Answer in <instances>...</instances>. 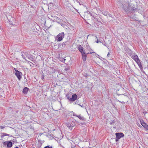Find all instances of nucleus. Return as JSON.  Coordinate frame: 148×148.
<instances>
[{
  "label": "nucleus",
  "instance_id": "obj_1",
  "mask_svg": "<svg viewBox=\"0 0 148 148\" xmlns=\"http://www.w3.org/2000/svg\"><path fill=\"white\" fill-rule=\"evenodd\" d=\"M123 9L126 12L133 11L136 9L134 7L132 6L131 5L129 2H125L123 5Z\"/></svg>",
  "mask_w": 148,
  "mask_h": 148
},
{
  "label": "nucleus",
  "instance_id": "obj_2",
  "mask_svg": "<svg viewBox=\"0 0 148 148\" xmlns=\"http://www.w3.org/2000/svg\"><path fill=\"white\" fill-rule=\"evenodd\" d=\"M64 32H62L60 33L57 36L56 38H57L58 39L57 40L58 41H60L62 40L63 38H64Z\"/></svg>",
  "mask_w": 148,
  "mask_h": 148
},
{
  "label": "nucleus",
  "instance_id": "obj_3",
  "mask_svg": "<svg viewBox=\"0 0 148 148\" xmlns=\"http://www.w3.org/2000/svg\"><path fill=\"white\" fill-rule=\"evenodd\" d=\"M15 70L16 71V73H15L16 75V76L18 79L19 80H20L21 78V76L22 75V73H21V72L18 71V70H16V69H15Z\"/></svg>",
  "mask_w": 148,
  "mask_h": 148
},
{
  "label": "nucleus",
  "instance_id": "obj_4",
  "mask_svg": "<svg viewBox=\"0 0 148 148\" xmlns=\"http://www.w3.org/2000/svg\"><path fill=\"white\" fill-rule=\"evenodd\" d=\"M3 144L4 145H7L8 147H11L12 146V143L10 141H8L4 142Z\"/></svg>",
  "mask_w": 148,
  "mask_h": 148
},
{
  "label": "nucleus",
  "instance_id": "obj_5",
  "mask_svg": "<svg viewBox=\"0 0 148 148\" xmlns=\"http://www.w3.org/2000/svg\"><path fill=\"white\" fill-rule=\"evenodd\" d=\"M116 139H120L124 136V134L123 133H116L115 134Z\"/></svg>",
  "mask_w": 148,
  "mask_h": 148
},
{
  "label": "nucleus",
  "instance_id": "obj_6",
  "mask_svg": "<svg viewBox=\"0 0 148 148\" xmlns=\"http://www.w3.org/2000/svg\"><path fill=\"white\" fill-rule=\"evenodd\" d=\"M77 95L76 94H73L72 95V97L69 99V101H73L77 99Z\"/></svg>",
  "mask_w": 148,
  "mask_h": 148
},
{
  "label": "nucleus",
  "instance_id": "obj_7",
  "mask_svg": "<svg viewBox=\"0 0 148 148\" xmlns=\"http://www.w3.org/2000/svg\"><path fill=\"white\" fill-rule=\"evenodd\" d=\"M132 58L137 63L139 62L140 61V60L138 58L137 55H135L132 56Z\"/></svg>",
  "mask_w": 148,
  "mask_h": 148
},
{
  "label": "nucleus",
  "instance_id": "obj_8",
  "mask_svg": "<svg viewBox=\"0 0 148 148\" xmlns=\"http://www.w3.org/2000/svg\"><path fill=\"white\" fill-rule=\"evenodd\" d=\"M140 122L141 124L143 127L145 128L147 130H148V125L143 121H140Z\"/></svg>",
  "mask_w": 148,
  "mask_h": 148
},
{
  "label": "nucleus",
  "instance_id": "obj_9",
  "mask_svg": "<svg viewBox=\"0 0 148 148\" xmlns=\"http://www.w3.org/2000/svg\"><path fill=\"white\" fill-rule=\"evenodd\" d=\"M78 49L79 51L82 54L85 53L83 49V48L81 45H79L78 46Z\"/></svg>",
  "mask_w": 148,
  "mask_h": 148
},
{
  "label": "nucleus",
  "instance_id": "obj_10",
  "mask_svg": "<svg viewBox=\"0 0 148 148\" xmlns=\"http://www.w3.org/2000/svg\"><path fill=\"white\" fill-rule=\"evenodd\" d=\"M82 59L84 61H85L86 60V57L87 56V55L86 54V53H84L82 54Z\"/></svg>",
  "mask_w": 148,
  "mask_h": 148
},
{
  "label": "nucleus",
  "instance_id": "obj_11",
  "mask_svg": "<svg viewBox=\"0 0 148 148\" xmlns=\"http://www.w3.org/2000/svg\"><path fill=\"white\" fill-rule=\"evenodd\" d=\"M29 89L27 87H25L23 91V93L24 94H26L28 90Z\"/></svg>",
  "mask_w": 148,
  "mask_h": 148
},
{
  "label": "nucleus",
  "instance_id": "obj_12",
  "mask_svg": "<svg viewBox=\"0 0 148 148\" xmlns=\"http://www.w3.org/2000/svg\"><path fill=\"white\" fill-rule=\"evenodd\" d=\"M73 140H72V142H74V143L75 145H77L79 143L78 142L79 141V139H73Z\"/></svg>",
  "mask_w": 148,
  "mask_h": 148
},
{
  "label": "nucleus",
  "instance_id": "obj_13",
  "mask_svg": "<svg viewBox=\"0 0 148 148\" xmlns=\"http://www.w3.org/2000/svg\"><path fill=\"white\" fill-rule=\"evenodd\" d=\"M66 125L69 128L71 129H72L73 127L74 126V125H71V124H70V123H67Z\"/></svg>",
  "mask_w": 148,
  "mask_h": 148
},
{
  "label": "nucleus",
  "instance_id": "obj_14",
  "mask_svg": "<svg viewBox=\"0 0 148 148\" xmlns=\"http://www.w3.org/2000/svg\"><path fill=\"white\" fill-rule=\"evenodd\" d=\"M137 63L138 64L139 67L140 69L142 70L143 69V67L141 65V64L140 62V61L137 62Z\"/></svg>",
  "mask_w": 148,
  "mask_h": 148
},
{
  "label": "nucleus",
  "instance_id": "obj_15",
  "mask_svg": "<svg viewBox=\"0 0 148 148\" xmlns=\"http://www.w3.org/2000/svg\"><path fill=\"white\" fill-rule=\"evenodd\" d=\"M55 6V5L53 3H51L49 4V8H50L52 9L54 7V6Z\"/></svg>",
  "mask_w": 148,
  "mask_h": 148
},
{
  "label": "nucleus",
  "instance_id": "obj_16",
  "mask_svg": "<svg viewBox=\"0 0 148 148\" xmlns=\"http://www.w3.org/2000/svg\"><path fill=\"white\" fill-rule=\"evenodd\" d=\"M76 116L78 117L79 119H80L81 120H83L84 119V117L82 116L81 115H75Z\"/></svg>",
  "mask_w": 148,
  "mask_h": 148
},
{
  "label": "nucleus",
  "instance_id": "obj_17",
  "mask_svg": "<svg viewBox=\"0 0 148 148\" xmlns=\"http://www.w3.org/2000/svg\"><path fill=\"white\" fill-rule=\"evenodd\" d=\"M9 135L8 134L5 133H3L1 135V138H3V137L4 136H8Z\"/></svg>",
  "mask_w": 148,
  "mask_h": 148
},
{
  "label": "nucleus",
  "instance_id": "obj_18",
  "mask_svg": "<svg viewBox=\"0 0 148 148\" xmlns=\"http://www.w3.org/2000/svg\"><path fill=\"white\" fill-rule=\"evenodd\" d=\"M102 14L105 16H107L109 14L106 11H104V12H102Z\"/></svg>",
  "mask_w": 148,
  "mask_h": 148
},
{
  "label": "nucleus",
  "instance_id": "obj_19",
  "mask_svg": "<svg viewBox=\"0 0 148 148\" xmlns=\"http://www.w3.org/2000/svg\"><path fill=\"white\" fill-rule=\"evenodd\" d=\"M23 53L26 56V57H27V56L29 55L27 52H23Z\"/></svg>",
  "mask_w": 148,
  "mask_h": 148
},
{
  "label": "nucleus",
  "instance_id": "obj_20",
  "mask_svg": "<svg viewBox=\"0 0 148 148\" xmlns=\"http://www.w3.org/2000/svg\"><path fill=\"white\" fill-rule=\"evenodd\" d=\"M115 123V121L114 120H113L112 121V122H111L110 123V125H112L114 124Z\"/></svg>",
  "mask_w": 148,
  "mask_h": 148
},
{
  "label": "nucleus",
  "instance_id": "obj_21",
  "mask_svg": "<svg viewBox=\"0 0 148 148\" xmlns=\"http://www.w3.org/2000/svg\"><path fill=\"white\" fill-rule=\"evenodd\" d=\"M45 76L44 75L42 74V75L41 76V79L42 80H43Z\"/></svg>",
  "mask_w": 148,
  "mask_h": 148
},
{
  "label": "nucleus",
  "instance_id": "obj_22",
  "mask_svg": "<svg viewBox=\"0 0 148 148\" xmlns=\"http://www.w3.org/2000/svg\"><path fill=\"white\" fill-rule=\"evenodd\" d=\"M22 55H21V56L23 57V58H24V59H25V60H26V59H25V56H24V55L23 54V53H22Z\"/></svg>",
  "mask_w": 148,
  "mask_h": 148
},
{
  "label": "nucleus",
  "instance_id": "obj_23",
  "mask_svg": "<svg viewBox=\"0 0 148 148\" xmlns=\"http://www.w3.org/2000/svg\"><path fill=\"white\" fill-rule=\"evenodd\" d=\"M57 142L59 143V144H60V145H61L60 144V139H57Z\"/></svg>",
  "mask_w": 148,
  "mask_h": 148
},
{
  "label": "nucleus",
  "instance_id": "obj_24",
  "mask_svg": "<svg viewBox=\"0 0 148 148\" xmlns=\"http://www.w3.org/2000/svg\"><path fill=\"white\" fill-rule=\"evenodd\" d=\"M27 57L29 58V59L31 60V59L32 58V57L31 56H30L29 55Z\"/></svg>",
  "mask_w": 148,
  "mask_h": 148
},
{
  "label": "nucleus",
  "instance_id": "obj_25",
  "mask_svg": "<svg viewBox=\"0 0 148 148\" xmlns=\"http://www.w3.org/2000/svg\"><path fill=\"white\" fill-rule=\"evenodd\" d=\"M5 127L3 126H1L0 127V128L1 129H3Z\"/></svg>",
  "mask_w": 148,
  "mask_h": 148
},
{
  "label": "nucleus",
  "instance_id": "obj_26",
  "mask_svg": "<svg viewBox=\"0 0 148 148\" xmlns=\"http://www.w3.org/2000/svg\"><path fill=\"white\" fill-rule=\"evenodd\" d=\"M44 148H52V147H50L49 146H47L44 147Z\"/></svg>",
  "mask_w": 148,
  "mask_h": 148
},
{
  "label": "nucleus",
  "instance_id": "obj_27",
  "mask_svg": "<svg viewBox=\"0 0 148 148\" xmlns=\"http://www.w3.org/2000/svg\"><path fill=\"white\" fill-rule=\"evenodd\" d=\"M73 0V1L74 2H75V1H77V2L79 3V4L80 5V3H79V2H78V0Z\"/></svg>",
  "mask_w": 148,
  "mask_h": 148
},
{
  "label": "nucleus",
  "instance_id": "obj_28",
  "mask_svg": "<svg viewBox=\"0 0 148 148\" xmlns=\"http://www.w3.org/2000/svg\"><path fill=\"white\" fill-rule=\"evenodd\" d=\"M96 42L97 43H98L99 42H101H101L100 41H99L98 40H97L96 41Z\"/></svg>",
  "mask_w": 148,
  "mask_h": 148
},
{
  "label": "nucleus",
  "instance_id": "obj_29",
  "mask_svg": "<svg viewBox=\"0 0 148 148\" xmlns=\"http://www.w3.org/2000/svg\"><path fill=\"white\" fill-rule=\"evenodd\" d=\"M66 97H67V99L69 100V99H70L69 96L68 95H66Z\"/></svg>",
  "mask_w": 148,
  "mask_h": 148
},
{
  "label": "nucleus",
  "instance_id": "obj_30",
  "mask_svg": "<svg viewBox=\"0 0 148 148\" xmlns=\"http://www.w3.org/2000/svg\"><path fill=\"white\" fill-rule=\"evenodd\" d=\"M69 68H65V70L66 71H67L69 70Z\"/></svg>",
  "mask_w": 148,
  "mask_h": 148
},
{
  "label": "nucleus",
  "instance_id": "obj_31",
  "mask_svg": "<svg viewBox=\"0 0 148 148\" xmlns=\"http://www.w3.org/2000/svg\"><path fill=\"white\" fill-rule=\"evenodd\" d=\"M73 122H72V123H71L70 124H71V125H74V126H75V124L73 125Z\"/></svg>",
  "mask_w": 148,
  "mask_h": 148
},
{
  "label": "nucleus",
  "instance_id": "obj_32",
  "mask_svg": "<svg viewBox=\"0 0 148 148\" xmlns=\"http://www.w3.org/2000/svg\"><path fill=\"white\" fill-rule=\"evenodd\" d=\"M89 143V145H92V141H91Z\"/></svg>",
  "mask_w": 148,
  "mask_h": 148
},
{
  "label": "nucleus",
  "instance_id": "obj_33",
  "mask_svg": "<svg viewBox=\"0 0 148 148\" xmlns=\"http://www.w3.org/2000/svg\"><path fill=\"white\" fill-rule=\"evenodd\" d=\"M79 105L80 106H81L82 107H83V108H84V107L83 106H82L81 105H80V104H79Z\"/></svg>",
  "mask_w": 148,
  "mask_h": 148
},
{
  "label": "nucleus",
  "instance_id": "obj_34",
  "mask_svg": "<svg viewBox=\"0 0 148 148\" xmlns=\"http://www.w3.org/2000/svg\"><path fill=\"white\" fill-rule=\"evenodd\" d=\"M66 42H64L63 43L62 45H65V44Z\"/></svg>",
  "mask_w": 148,
  "mask_h": 148
},
{
  "label": "nucleus",
  "instance_id": "obj_35",
  "mask_svg": "<svg viewBox=\"0 0 148 148\" xmlns=\"http://www.w3.org/2000/svg\"><path fill=\"white\" fill-rule=\"evenodd\" d=\"M110 55L109 53V52L107 54V56L108 57L109 56V55Z\"/></svg>",
  "mask_w": 148,
  "mask_h": 148
},
{
  "label": "nucleus",
  "instance_id": "obj_36",
  "mask_svg": "<svg viewBox=\"0 0 148 148\" xmlns=\"http://www.w3.org/2000/svg\"><path fill=\"white\" fill-rule=\"evenodd\" d=\"M43 134V133H42V134L41 133H40V134H39V135H40V136H41V135H42Z\"/></svg>",
  "mask_w": 148,
  "mask_h": 148
},
{
  "label": "nucleus",
  "instance_id": "obj_37",
  "mask_svg": "<svg viewBox=\"0 0 148 148\" xmlns=\"http://www.w3.org/2000/svg\"><path fill=\"white\" fill-rule=\"evenodd\" d=\"M115 140H116V142H117L119 140V139H115Z\"/></svg>",
  "mask_w": 148,
  "mask_h": 148
},
{
  "label": "nucleus",
  "instance_id": "obj_38",
  "mask_svg": "<svg viewBox=\"0 0 148 148\" xmlns=\"http://www.w3.org/2000/svg\"><path fill=\"white\" fill-rule=\"evenodd\" d=\"M120 102H121L122 103H125V102L123 101L122 102H121V101H120Z\"/></svg>",
  "mask_w": 148,
  "mask_h": 148
},
{
  "label": "nucleus",
  "instance_id": "obj_39",
  "mask_svg": "<svg viewBox=\"0 0 148 148\" xmlns=\"http://www.w3.org/2000/svg\"><path fill=\"white\" fill-rule=\"evenodd\" d=\"M65 0V1H67V2H69V1H68V0Z\"/></svg>",
  "mask_w": 148,
  "mask_h": 148
},
{
  "label": "nucleus",
  "instance_id": "obj_40",
  "mask_svg": "<svg viewBox=\"0 0 148 148\" xmlns=\"http://www.w3.org/2000/svg\"><path fill=\"white\" fill-rule=\"evenodd\" d=\"M85 76L86 77H87V76H88V75H87V74H86L85 75Z\"/></svg>",
  "mask_w": 148,
  "mask_h": 148
},
{
  "label": "nucleus",
  "instance_id": "obj_41",
  "mask_svg": "<svg viewBox=\"0 0 148 148\" xmlns=\"http://www.w3.org/2000/svg\"><path fill=\"white\" fill-rule=\"evenodd\" d=\"M104 46H106V45H105V44H103Z\"/></svg>",
  "mask_w": 148,
  "mask_h": 148
},
{
  "label": "nucleus",
  "instance_id": "obj_42",
  "mask_svg": "<svg viewBox=\"0 0 148 148\" xmlns=\"http://www.w3.org/2000/svg\"><path fill=\"white\" fill-rule=\"evenodd\" d=\"M15 148H19L18 147H16Z\"/></svg>",
  "mask_w": 148,
  "mask_h": 148
},
{
  "label": "nucleus",
  "instance_id": "obj_43",
  "mask_svg": "<svg viewBox=\"0 0 148 148\" xmlns=\"http://www.w3.org/2000/svg\"><path fill=\"white\" fill-rule=\"evenodd\" d=\"M58 19L60 21H61V19H59V18H58Z\"/></svg>",
  "mask_w": 148,
  "mask_h": 148
},
{
  "label": "nucleus",
  "instance_id": "obj_44",
  "mask_svg": "<svg viewBox=\"0 0 148 148\" xmlns=\"http://www.w3.org/2000/svg\"><path fill=\"white\" fill-rule=\"evenodd\" d=\"M143 73H145V72L144 71V72H143Z\"/></svg>",
  "mask_w": 148,
  "mask_h": 148
},
{
  "label": "nucleus",
  "instance_id": "obj_45",
  "mask_svg": "<svg viewBox=\"0 0 148 148\" xmlns=\"http://www.w3.org/2000/svg\"><path fill=\"white\" fill-rule=\"evenodd\" d=\"M96 38H97V36H96Z\"/></svg>",
  "mask_w": 148,
  "mask_h": 148
},
{
  "label": "nucleus",
  "instance_id": "obj_46",
  "mask_svg": "<svg viewBox=\"0 0 148 148\" xmlns=\"http://www.w3.org/2000/svg\"><path fill=\"white\" fill-rule=\"evenodd\" d=\"M139 148H140V147H139Z\"/></svg>",
  "mask_w": 148,
  "mask_h": 148
}]
</instances>
